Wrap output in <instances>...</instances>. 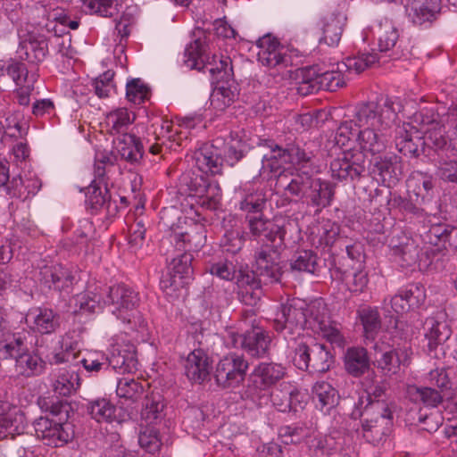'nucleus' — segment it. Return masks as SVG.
Masks as SVG:
<instances>
[{"label":"nucleus","instance_id":"obj_45","mask_svg":"<svg viewBox=\"0 0 457 457\" xmlns=\"http://www.w3.org/2000/svg\"><path fill=\"white\" fill-rule=\"evenodd\" d=\"M232 220L228 222L226 220L223 221V235L220 238V246L223 251L237 253H238L245 242V233L239 226L230 224Z\"/></svg>","mask_w":457,"mask_h":457},{"label":"nucleus","instance_id":"obj_57","mask_svg":"<svg viewBox=\"0 0 457 457\" xmlns=\"http://www.w3.org/2000/svg\"><path fill=\"white\" fill-rule=\"evenodd\" d=\"M144 391L145 388L141 382L129 378H120L116 386L117 396L132 403L141 399Z\"/></svg>","mask_w":457,"mask_h":457},{"label":"nucleus","instance_id":"obj_40","mask_svg":"<svg viewBox=\"0 0 457 457\" xmlns=\"http://www.w3.org/2000/svg\"><path fill=\"white\" fill-rule=\"evenodd\" d=\"M136 120V114L125 107L116 108L105 115V125L112 135H122Z\"/></svg>","mask_w":457,"mask_h":457},{"label":"nucleus","instance_id":"obj_41","mask_svg":"<svg viewBox=\"0 0 457 457\" xmlns=\"http://www.w3.org/2000/svg\"><path fill=\"white\" fill-rule=\"evenodd\" d=\"M345 368L353 377L362 376L370 368L367 350L363 347H350L344 357Z\"/></svg>","mask_w":457,"mask_h":457},{"label":"nucleus","instance_id":"obj_1","mask_svg":"<svg viewBox=\"0 0 457 457\" xmlns=\"http://www.w3.org/2000/svg\"><path fill=\"white\" fill-rule=\"evenodd\" d=\"M403 108L399 98L387 96L358 104L354 120L358 127L356 142L360 151L356 152L373 156L382 154L387 145V131Z\"/></svg>","mask_w":457,"mask_h":457},{"label":"nucleus","instance_id":"obj_52","mask_svg":"<svg viewBox=\"0 0 457 457\" xmlns=\"http://www.w3.org/2000/svg\"><path fill=\"white\" fill-rule=\"evenodd\" d=\"M287 162L295 167L296 171H300L309 166L313 158L312 151H306L300 142H289L286 144Z\"/></svg>","mask_w":457,"mask_h":457},{"label":"nucleus","instance_id":"obj_10","mask_svg":"<svg viewBox=\"0 0 457 457\" xmlns=\"http://www.w3.org/2000/svg\"><path fill=\"white\" fill-rule=\"evenodd\" d=\"M225 340L228 346L241 348L253 358L266 356L271 343L269 331L254 323H253L251 329L243 334H238L234 330L228 331Z\"/></svg>","mask_w":457,"mask_h":457},{"label":"nucleus","instance_id":"obj_62","mask_svg":"<svg viewBox=\"0 0 457 457\" xmlns=\"http://www.w3.org/2000/svg\"><path fill=\"white\" fill-rule=\"evenodd\" d=\"M428 235L430 239L435 237L437 239L435 242L436 245L438 243L448 244L453 245L457 244V228L445 223H437L431 225Z\"/></svg>","mask_w":457,"mask_h":457},{"label":"nucleus","instance_id":"obj_49","mask_svg":"<svg viewBox=\"0 0 457 457\" xmlns=\"http://www.w3.org/2000/svg\"><path fill=\"white\" fill-rule=\"evenodd\" d=\"M137 360L135 349L117 350L113 352L107 361V369L111 367L113 370L120 373H130L137 370Z\"/></svg>","mask_w":457,"mask_h":457},{"label":"nucleus","instance_id":"obj_8","mask_svg":"<svg viewBox=\"0 0 457 457\" xmlns=\"http://www.w3.org/2000/svg\"><path fill=\"white\" fill-rule=\"evenodd\" d=\"M306 308L307 303L302 299H293L282 304L273 320L274 330L286 340L295 341L307 326Z\"/></svg>","mask_w":457,"mask_h":457},{"label":"nucleus","instance_id":"obj_29","mask_svg":"<svg viewBox=\"0 0 457 457\" xmlns=\"http://www.w3.org/2000/svg\"><path fill=\"white\" fill-rule=\"evenodd\" d=\"M425 200L426 195L420 196V192L409 190L407 197L394 195L389 201V204L397 208L406 220H421L427 216V212L421 207Z\"/></svg>","mask_w":457,"mask_h":457},{"label":"nucleus","instance_id":"obj_6","mask_svg":"<svg viewBox=\"0 0 457 457\" xmlns=\"http://www.w3.org/2000/svg\"><path fill=\"white\" fill-rule=\"evenodd\" d=\"M281 268L271 249H259L255 253V270H239L237 283L240 289L262 287V285L272 284L280 279Z\"/></svg>","mask_w":457,"mask_h":457},{"label":"nucleus","instance_id":"obj_53","mask_svg":"<svg viewBox=\"0 0 457 457\" xmlns=\"http://www.w3.org/2000/svg\"><path fill=\"white\" fill-rule=\"evenodd\" d=\"M207 178L203 174L185 173L180 178L181 189L184 188L188 195L195 196L203 195L208 191L209 187H212Z\"/></svg>","mask_w":457,"mask_h":457},{"label":"nucleus","instance_id":"obj_43","mask_svg":"<svg viewBox=\"0 0 457 457\" xmlns=\"http://www.w3.org/2000/svg\"><path fill=\"white\" fill-rule=\"evenodd\" d=\"M312 394L316 407L324 412H329L333 410L339 400L337 389L326 381L315 383Z\"/></svg>","mask_w":457,"mask_h":457},{"label":"nucleus","instance_id":"obj_35","mask_svg":"<svg viewBox=\"0 0 457 457\" xmlns=\"http://www.w3.org/2000/svg\"><path fill=\"white\" fill-rule=\"evenodd\" d=\"M114 145L120 157L131 164L138 163L144 155V146L139 137L133 133H122L116 137Z\"/></svg>","mask_w":457,"mask_h":457},{"label":"nucleus","instance_id":"obj_26","mask_svg":"<svg viewBox=\"0 0 457 457\" xmlns=\"http://www.w3.org/2000/svg\"><path fill=\"white\" fill-rule=\"evenodd\" d=\"M390 248L394 262L402 268L412 267L418 262L420 253L418 245L403 232L392 237Z\"/></svg>","mask_w":457,"mask_h":457},{"label":"nucleus","instance_id":"obj_13","mask_svg":"<svg viewBox=\"0 0 457 457\" xmlns=\"http://www.w3.org/2000/svg\"><path fill=\"white\" fill-rule=\"evenodd\" d=\"M374 364L385 376L399 373L401 367L411 363L412 352L410 347L393 348L388 343L379 339L372 346Z\"/></svg>","mask_w":457,"mask_h":457},{"label":"nucleus","instance_id":"obj_33","mask_svg":"<svg viewBox=\"0 0 457 457\" xmlns=\"http://www.w3.org/2000/svg\"><path fill=\"white\" fill-rule=\"evenodd\" d=\"M39 280L50 289L62 291L70 288L73 285L75 276L70 270L56 264L41 268Z\"/></svg>","mask_w":457,"mask_h":457},{"label":"nucleus","instance_id":"obj_14","mask_svg":"<svg viewBox=\"0 0 457 457\" xmlns=\"http://www.w3.org/2000/svg\"><path fill=\"white\" fill-rule=\"evenodd\" d=\"M137 292L125 284H117L109 287L104 304L112 305V314L124 323H132L135 312L139 305Z\"/></svg>","mask_w":457,"mask_h":457},{"label":"nucleus","instance_id":"obj_32","mask_svg":"<svg viewBox=\"0 0 457 457\" xmlns=\"http://www.w3.org/2000/svg\"><path fill=\"white\" fill-rule=\"evenodd\" d=\"M346 20L345 13L338 9L325 15L320 21L323 34L320 42L329 46H337L341 40Z\"/></svg>","mask_w":457,"mask_h":457},{"label":"nucleus","instance_id":"obj_27","mask_svg":"<svg viewBox=\"0 0 457 457\" xmlns=\"http://www.w3.org/2000/svg\"><path fill=\"white\" fill-rule=\"evenodd\" d=\"M87 411L90 417L97 422L121 423L129 417L128 412L121 408L118 409L111 400L105 397L89 401L87 403Z\"/></svg>","mask_w":457,"mask_h":457},{"label":"nucleus","instance_id":"obj_48","mask_svg":"<svg viewBox=\"0 0 457 457\" xmlns=\"http://www.w3.org/2000/svg\"><path fill=\"white\" fill-rule=\"evenodd\" d=\"M28 332H17L8 334L4 340L0 343V354L4 359L19 357L28 349Z\"/></svg>","mask_w":457,"mask_h":457},{"label":"nucleus","instance_id":"obj_64","mask_svg":"<svg viewBox=\"0 0 457 457\" xmlns=\"http://www.w3.org/2000/svg\"><path fill=\"white\" fill-rule=\"evenodd\" d=\"M138 444L149 454L154 455L159 453L162 445L159 436V430L155 428L145 427V429L139 434Z\"/></svg>","mask_w":457,"mask_h":457},{"label":"nucleus","instance_id":"obj_16","mask_svg":"<svg viewBox=\"0 0 457 457\" xmlns=\"http://www.w3.org/2000/svg\"><path fill=\"white\" fill-rule=\"evenodd\" d=\"M248 228L253 239L262 238L270 243V245H266L260 249H271L276 252V258L278 259V251L284 245L286 236V228L284 224L278 223L277 220H270L262 218V215L247 216Z\"/></svg>","mask_w":457,"mask_h":457},{"label":"nucleus","instance_id":"obj_24","mask_svg":"<svg viewBox=\"0 0 457 457\" xmlns=\"http://www.w3.org/2000/svg\"><path fill=\"white\" fill-rule=\"evenodd\" d=\"M48 35L41 32H31L20 43L19 54L29 63L39 64L48 54Z\"/></svg>","mask_w":457,"mask_h":457},{"label":"nucleus","instance_id":"obj_50","mask_svg":"<svg viewBox=\"0 0 457 457\" xmlns=\"http://www.w3.org/2000/svg\"><path fill=\"white\" fill-rule=\"evenodd\" d=\"M357 314L363 326L366 340L374 341L381 328V320L378 309L371 306H362L358 309Z\"/></svg>","mask_w":457,"mask_h":457},{"label":"nucleus","instance_id":"obj_11","mask_svg":"<svg viewBox=\"0 0 457 457\" xmlns=\"http://www.w3.org/2000/svg\"><path fill=\"white\" fill-rule=\"evenodd\" d=\"M299 76L301 80L297 90L303 96L312 94L320 89L337 91L345 86L346 78L339 64L337 71H328L320 74L317 73L315 68H304L300 71Z\"/></svg>","mask_w":457,"mask_h":457},{"label":"nucleus","instance_id":"obj_36","mask_svg":"<svg viewBox=\"0 0 457 457\" xmlns=\"http://www.w3.org/2000/svg\"><path fill=\"white\" fill-rule=\"evenodd\" d=\"M374 33L378 38V49L391 59H398L399 54L394 49L399 37L398 31L392 21L384 19L375 27Z\"/></svg>","mask_w":457,"mask_h":457},{"label":"nucleus","instance_id":"obj_12","mask_svg":"<svg viewBox=\"0 0 457 457\" xmlns=\"http://www.w3.org/2000/svg\"><path fill=\"white\" fill-rule=\"evenodd\" d=\"M294 364L311 373L328 371L334 363V356L328 346L322 344L308 345L301 343L295 350Z\"/></svg>","mask_w":457,"mask_h":457},{"label":"nucleus","instance_id":"obj_38","mask_svg":"<svg viewBox=\"0 0 457 457\" xmlns=\"http://www.w3.org/2000/svg\"><path fill=\"white\" fill-rule=\"evenodd\" d=\"M26 419L23 412L18 408H9L5 412L0 413V439L13 438L15 435L24 432Z\"/></svg>","mask_w":457,"mask_h":457},{"label":"nucleus","instance_id":"obj_56","mask_svg":"<svg viewBox=\"0 0 457 457\" xmlns=\"http://www.w3.org/2000/svg\"><path fill=\"white\" fill-rule=\"evenodd\" d=\"M291 269L299 272L316 274L319 271L318 256L311 250L297 252L291 260Z\"/></svg>","mask_w":457,"mask_h":457},{"label":"nucleus","instance_id":"obj_20","mask_svg":"<svg viewBox=\"0 0 457 457\" xmlns=\"http://www.w3.org/2000/svg\"><path fill=\"white\" fill-rule=\"evenodd\" d=\"M109 180L100 183L94 179L87 187L86 204L91 214L104 213L106 217L115 216L118 212V206L111 197L108 190Z\"/></svg>","mask_w":457,"mask_h":457},{"label":"nucleus","instance_id":"obj_60","mask_svg":"<svg viewBox=\"0 0 457 457\" xmlns=\"http://www.w3.org/2000/svg\"><path fill=\"white\" fill-rule=\"evenodd\" d=\"M245 192L244 198L241 200L239 207L240 210L247 213H260L265 207L266 197L262 191L249 192L247 184L243 188Z\"/></svg>","mask_w":457,"mask_h":457},{"label":"nucleus","instance_id":"obj_19","mask_svg":"<svg viewBox=\"0 0 457 457\" xmlns=\"http://www.w3.org/2000/svg\"><path fill=\"white\" fill-rule=\"evenodd\" d=\"M258 146L267 152H262V166L257 177L269 179L270 174L280 173L284 166L288 164L286 145L281 146L273 139L262 138Z\"/></svg>","mask_w":457,"mask_h":457},{"label":"nucleus","instance_id":"obj_9","mask_svg":"<svg viewBox=\"0 0 457 457\" xmlns=\"http://www.w3.org/2000/svg\"><path fill=\"white\" fill-rule=\"evenodd\" d=\"M53 21L55 24L53 22L46 24V31L50 33L49 44L56 47L62 56L71 58L73 49L69 30H75L79 27V18L70 12L56 10L53 13Z\"/></svg>","mask_w":457,"mask_h":457},{"label":"nucleus","instance_id":"obj_47","mask_svg":"<svg viewBox=\"0 0 457 457\" xmlns=\"http://www.w3.org/2000/svg\"><path fill=\"white\" fill-rule=\"evenodd\" d=\"M425 337L428 340V348L434 350L438 345L445 343L452 334V330L446 321H438L434 318H428L424 323Z\"/></svg>","mask_w":457,"mask_h":457},{"label":"nucleus","instance_id":"obj_37","mask_svg":"<svg viewBox=\"0 0 457 457\" xmlns=\"http://www.w3.org/2000/svg\"><path fill=\"white\" fill-rule=\"evenodd\" d=\"M171 238L179 251H183L184 253L198 251L206 241L204 227L202 224H195L189 230L175 233Z\"/></svg>","mask_w":457,"mask_h":457},{"label":"nucleus","instance_id":"obj_23","mask_svg":"<svg viewBox=\"0 0 457 457\" xmlns=\"http://www.w3.org/2000/svg\"><path fill=\"white\" fill-rule=\"evenodd\" d=\"M220 143L221 140L217 138L212 144H204L194 153L195 164L200 171L212 175L221 172L223 158Z\"/></svg>","mask_w":457,"mask_h":457},{"label":"nucleus","instance_id":"obj_15","mask_svg":"<svg viewBox=\"0 0 457 457\" xmlns=\"http://www.w3.org/2000/svg\"><path fill=\"white\" fill-rule=\"evenodd\" d=\"M248 361L243 355L229 353L216 365L214 378L217 385L222 388H234L244 380L248 370Z\"/></svg>","mask_w":457,"mask_h":457},{"label":"nucleus","instance_id":"obj_2","mask_svg":"<svg viewBox=\"0 0 457 457\" xmlns=\"http://www.w3.org/2000/svg\"><path fill=\"white\" fill-rule=\"evenodd\" d=\"M37 404L42 411L49 414L33 422L37 438L49 446L65 445L73 437L71 428L67 422L71 411V404L56 397H39Z\"/></svg>","mask_w":457,"mask_h":457},{"label":"nucleus","instance_id":"obj_54","mask_svg":"<svg viewBox=\"0 0 457 457\" xmlns=\"http://www.w3.org/2000/svg\"><path fill=\"white\" fill-rule=\"evenodd\" d=\"M304 312L307 314V326L313 330L320 326H324V323L329 320L327 305L321 298L307 303Z\"/></svg>","mask_w":457,"mask_h":457},{"label":"nucleus","instance_id":"obj_46","mask_svg":"<svg viewBox=\"0 0 457 457\" xmlns=\"http://www.w3.org/2000/svg\"><path fill=\"white\" fill-rule=\"evenodd\" d=\"M223 145L224 148L221 150L223 162H227L231 167L242 160L247 151V144L237 132H230Z\"/></svg>","mask_w":457,"mask_h":457},{"label":"nucleus","instance_id":"obj_55","mask_svg":"<svg viewBox=\"0 0 457 457\" xmlns=\"http://www.w3.org/2000/svg\"><path fill=\"white\" fill-rule=\"evenodd\" d=\"M116 156L112 152L98 150L95 155L94 175L100 183L109 180V173L114 168Z\"/></svg>","mask_w":457,"mask_h":457},{"label":"nucleus","instance_id":"obj_25","mask_svg":"<svg viewBox=\"0 0 457 457\" xmlns=\"http://www.w3.org/2000/svg\"><path fill=\"white\" fill-rule=\"evenodd\" d=\"M27 322L30 329L40 335L55 333L61 327V315L48 307H36L27 314Z\"/></svg>","mask_w":457,"mask_h":457},{"label":"nucleus","instance_id":"obj_18","mask_svg":"<svg viewBox=\"0 0 457 457\" xmlns=\"http://www.w3.org/2000/svg\"><path fill=\"white\" fill-rule=\"evenodd\" d=\"M256 46L258 62L268 68L281 70L292 65V56L288 50L270 34L258 38Z\"/></svg>","mask_w":457,"mask_h":457},{"label":"nucleus","instance_id":"obj_28","mask_svg":"<svg viewBox=\"0 0 457 457\" xmlns=\"http://www.w3.org/2000/svg\"><path fill=\"white\" fill-rule=\"evenodd\" d=\"M193 255L191 253H182L171 261V271L169 279L162 280V287L165 289H178L187 284V280L193 275L192 267Z\"/></svg>","mask_w":457,"mask_h":457},{"label":"nucleus","instance_id":"obj_21","mask_svg":"<svg viewBox=\"0 0 457 457\" xmlns=\"http://www.w3.org/2000/svg\"><path fill=\"white\" fill-rule=\"evenodd\" d=\"M269 400L275 409L281 412H296L303 409L304 402L302 394L289 382L280 383L278 387L268 393Z\"/></svg>","mask_w":457,"mask_h":457},{"label":"nucleus","instance_id":"obj_59","mask_svg":"<svg viewBox=\"0 0 457 457\" xmlns=\"http://www.w3.org/2000/svg\"><path fill=\"white\" fill-rule=\"evenodd\" d=\"M60 351H55L49 360L51 363L61 364L70 361L71 358H75L79 352V343L72 340L69 334L61 337L59 340Z\"/></svg>","mask_w":457,"mask_h":457},{"label":"nucleus","instance_id":"obj_7","mask_svg":"<svg viewBox=\"0 0 457 457\" xmlns=\"http://www.w3.org/2000/svg\"><path fill=\"white\" fill-rule=\"evenodd\" d=\"M286 375V368L276 362H260L247 378L245 395L262 406L268 402V393Z\"/></svg>","mask_w":457,"mask_h":457},{"label":"nucleus","instance_id":"obj_58","mask_svg":"<svg viewBox=\"0 0 457 457\" xmlns=\"http://www.w3.org/2000/svg\"><path fill=\"white\" fill-rule=\"evenodd\" d=\"M378 54L374 53L361 54L358 56L347 57L338 63L344 72L359 74L378 62Z\"/></svg>","mask_w":457,"mask_h":457},{"label":"nucleus","instance_id":"obj_4","mask_svg":"<svg viewBox=\"0 0 457 457\" xmlns=\"http://www.w3.org/2000/svg\"><path fill=\"white\" fill-rule=\"evenodd\" d=\"M286 178V175L280 173L278 184L283 188L287 197L316 207L317 212L330 205L335 190L328 181L316 179L303 170L292 174V178L287 182L285 181Z\"/></svg>","mask_w":457,"mask_h":457},{"label":"nucleus","instance_id":"obj_63","mask_svg":"<svg viewBox=\"0 0 457 457\" xmlns=\"http://www.w3.org/2000/svg\"><path fill=\"white\" fill-rule=\"evenodd\" d=\"M413 122L418 131L424 133L427 129H435L442 125L438 112L432 107H424L413 115Z\"/></svg>","mask_w":457,"mask_h":457},{"label":"nucleus","instance_id":"obj_42","mask_svg":"<svg viewBox=\"0 0 457 457\" xmlns=\"http://www.w3.org/2000/svg\"><path fill=\"white\" fill-rule=\"evenodd\" d=\"M423 134L424 146L433 149L437 154V160L442 158L443 154H446V150L457 149L455 143L446 137L444 125L427 129Z\"/></svg>","mask_w":457,"mask_h":457},{"label":"nucleus","instance_id":"obj_34","mask_svg":"<svg viewBox=\"0 0 457 457\" xmlns=\"http://www.w3.org/2000/svg\"><path fill=\"white\" fill-rule=\"evenodd\" d=\"M165 401L160 394H151L145 399L140 413L141 426L155 428L160 425L165 418Z\"/></svg>","mask_w":457,"mask_h":457},{"label":"nucleus","instance_id":"obj_39","mask_svg":"<svg viewBox=\"0 0 457 457\" xmlns=\"http://www.w3.org/2000/svg\"><path fill=\"white\" fill-rule=\"evenodd\" d=\"M374 172H378L383 184H387L388 187L395 185L403 174L399 157L391 155L377 158L374 162Z\"/></svg>","mask_w":457,"mask_h":457},{"label":"nucleus","instance_id":"obj_31","mask_svg":"<svg viewBox=\"0 0 457 457\" xmlns=\"http://www.w3.org/2000/svg\"><path fill=\"white\" fill-rule=\"evenodd\" d=\"M414 127L410 123H403L395 130V147L405 156L418 157L424 152L423 137L419 135V131L412 133Z\"/></svg>","mask_w":457,"mask_h":457},{"label":"nucleus","instance_id":"obj_30","mask_svg":"<svg viewBox=\"0 0 457 457\" xmlns=\"http://www.w3.org/2000/svg\"><path fill=\"white\" fill-rule=\"evenodd\" d=\"M185 375L193 383H203L209 379L211 361L202 349H195L187 357L184 364Z\"/></svg>","mask_w":457,"mask_h":457},{"label":"nucleus","instance_id":"obj_17","mask_svg":"<svg viewBox=\"0 0 457 457\" xmlns=\"http://www.w3.org/2000/svg\"><path fill=\"white\" fill-rule=\"evenodd\" d=\"M329 170L331 177L338 181L359 180L366 170L365 156L352 150L345 151L331 161Z\"/></svg>","mask_w":457,"mask_h":457},{"label":"nucleus","instance_id":"obj_61","mask_svg":"<svg viewBox=\"0 0 457 457\" xmlns=\"http://www.w3.org/2000/svg\"><path fill=\"white\" fill-rule=\"evenodd\" d=\"M151 90L141 79H132L126 85L128 101L140 104L150 98Z\"/></svg>","mask_w":457,"mask_h":457},{"label":"nucleus","instance_id":"obj_3","mask_svg":"<svg viewBox=\"0 0 457 457\" xmlns=\"http://www.w3.org/2000/svg\"><path fill=\"white\" fill-rule=\"evenodd\" d=\"M386 390L385 382L366 390L369 403L361 413V428L365 439L372 444H378L387 436L393 423V413L385 401Z\"/></svg>","mask_w":457,"mask_h":457},{"label":"nucleus","instance_id":"obj_51","mask_svg":"<svg viewBox=\"0 0 457 457\" xmlns=\"http://www.w3.org/2000/svg\"><path fill=\"white\" fill-rule=\"evenodd\" d=\"M437 162V176L444 181L457 184V149L446 150Z\"/></svg>","mask_w":457,"mask_h":457},{"label":"nucleus","instance_id":"obj_5","mask_svg":"<svg viewBox=\"0 0 457 457\" xmlns=\"http://www.w3.org/2000/svg\"><path fill=\"white\" fill-rule=\"evenodd\" d=\"M185 65L193 70L208 72L211 75L212 83L228 80L232 75L231 60L228 56H209L206 54L205 37H197L191 42L184 52Z\"/></svg>","mask_w":457,"mask_h":457},{"label":"nucleus","instance_id":"obj_22","mask_svg":"<svg viewBox=\"0 0 457 457\" xmlns=\"http://www.w3.org/2000/svg\"><path fill=\"white\" fill-rule=\"evenodd\" d=\"M405 12L416 26L428 28L436 20L439 0H405Z\"/></svg>","mask_w":457,"mask_h":457},{"label":"nucleus","instance_id":"obj_44","mask_svg":"<svg viewBox=\"0 0 457 457\" xmlns=\"http://www.w3.org/2000/svg\"><path fill=\"white\" fill-rule=\"evenodd\" d=\"M44 370L45 361L28 349L15 359V370L18 375L31 378L42 374Z\"/></svg>","mask_w":457,"mask_h":457}]
</instances>
